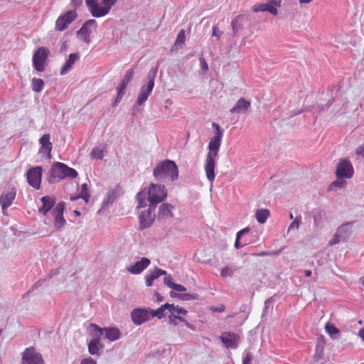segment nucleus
<instances>
[{"instance_id":"0e129e2a","label":"nucleus","mask_w":364,"mask_h":364,"mask_svg":"<svg viewBox=\"0 0 364 364\" xmlns=\"http://www.w3.org/2000/svg\"><path fill=\"white\" fill-rule=\"evenodd\" d=\"M273 301V299L272 298H269L268 299L266 300L265 301V307L267 308V305L269 304V303H272Z\"/></svg>"},{"instance_id":"a211bd4d","label":"nucleus","mask_w":364,"mask_h":364,"mask_svg":"<svg viewBox=\"0 0 364 364\" xmlns=\"http://www.w3.org/2000/svg\"><path fill=\"white\" fill-rule=\"evenodd\" d=\"M221 342L228 348H236L238 346L240 338L235 333L223 332L220 336Z\"/></svg>"},{"instance_id":"c756f323","label":"nucleus","mask_w":364,"mask_h":364,"mask_svg":"<svg viewBox=\"0 0 364 364\" xmlns=\"http://www.w3.org/2000/svg\"><path fill=\"white\" fill-rule=\"evenodd\" d=\"M173 308V304H169L168 303L161 305L156 310H151V318L157 317L161 318L164 316V311L167 309L170 311V309Z\"/></svg>"},{"instance_id":"bb28decb","label":"nucleus","mask_w":364,"mask_h":364,"mask_svg":"<svg viewBox=\"0 0 364 364\" xmlns=\"http://www.w3.org/2000/svg\"><path fill=\"white\" fill-rule=\"evenodd\" d=\"M173 207L168 203H163L160 205L159 209L158 218L159 219H168L173 217Z\"/></svg>"},{"instance_id":"79ce46f5","label":"nucleus","mask_w":364,"mask_h":364,"mask_svg":"<svg viewBox=\"0 0 364 364\" xmlns=\"http://www.w3.org/2000/svg\"><path fill=\"white\" fill-rule=\"evenodd\" d=\"M187 311L182 308V307H180L178 306H174L173 305V309H170V313L171 314H177L178 315H180V314H182V315H186L187 314Z\"/></svg>"},{"instance_id":"39448f33","label":"nucleus","mask_w":364,"mask_h":364,"mask_svg":"<svg viewBox=\"0 0 364 364\" xmlns=\"http://www.w3.org/2000/svg\"><path fill=\"white\" fill-rule=\"evenodd\" d=\"M118 0H85V4L90 14L95 18L107 15Z\"/></svg>"},{"instance_id":"ddd939ff","label":"nucleus","mask_w":364,"mask_h":364,"mask_svg":"<svg viewBox=\"0 0 364 364\" xmlns=\"http://www.w3.org/2000/svg\"><path fill=\"white\" fill-rule=\"evenodd\" d=\"M22 364H45L41 354L33 347L27 348L23 353Z\"/></svg>"},{"instance_id":"9b49d317","label":"nucleus","mask_w":364,"mask_h":364,"mask_svg":"<svg viewBox=\"0 0 364 364\" xmlns=\"http://www.w3.org/2000/svg\"><path fill=\"white\" fill-rule=\"evenodd\" d=\"M151 318V309L149 308H136L131 312L132 321L139 326Z\"/></svg>"},{"instance_id":"393cba45","label":"nucleus","mask_w":364,"mask_h":364,"mask_svg":"<svg viewBox=\"0 0 364 364\" xmlns=\"http://www.w3.org/2000/svg\"><path fill=\"white\" fill-rule=\"evenodd\" d=\"M250 107V102L244 98H240L237 101L235 106L231 108V113H245Z\"/></svg>"},{"instance_id":"6ab92c4d","label":"nucleus","mask_w":364,"mask_h":364,"mask_svg":"<svg viewBox=\"0 0 364 364\" xmlns=\"http://www.w3.org/2000/svg\"><path fill=\"white\" fill-rule=\"evenodd\" d=\"M50 134H45L39 139L41 147L38 153L46 154L48 159H51V151L53 149V144L50 141Z\"/></svg>"},{"instance_id":"72a5a7b5","label":"nucleus","mask_w":364,"mask_h":364,"mask_svg":"<svg viewBox=\"0 0 364 364\" xmlns=\"http://www.w3.org/2000/svg\"><path fill=\"white\" fill-rule=\"evenodd\" d=\"M269 215V211L267 209H259L256 211L255 217L258 223L263 224L266 222Z\"/></svg>"},{"instance_id":"b1692460","label":"nucleus","mask_w":364,"mask_h":364,"mask_svg":"<svg viewBox=\"0 0 364 364\" xmlns=\"http://www.w3.org/2000/svg\"><path fill=\"white\" fill-rule=\"evenodd\" d=\"M352 225L353 222H348L342 224L338 228L336 233L340 236V237H341V239L343 240V241H346L350 237L352 233Z\"/></svg>"},{"instance_id":"2f4dec72","label":"nucleus","mask_w":364,"mask_h":364,"mask_svg":"<svg viewBox=\"0 0 364 364\" xmlns=\"http://www.w3.org/2000/svg\"><path fill=\"white\" fill-rule=\"evenodd\" d=\"M326 333L333 339H337L340 336V331L333 324L327 323L325 326Z\"/></svg>"},{"instance_id":"7ed1b4c3","label":"nucleus","mask_w":364,"mask_h":364,"mask_svg":"<svg viewBox=\"0 0 364 364\" xmlns=\"http://www.w3.org/2000/svg\"><path fill=\"white\" fill-rule=\"evenodd\" d=\"M154 178L161 181H174L178 178V169L173 161L164 160L159 163L153 170Z\"/></svg>"},{"instance_id":"c03bdc74","label":"nucleus","mask_w":364,"mask_h":364,"mask_svg":"<svg viewBox=\"0 0 364 364\" xmlns=\"http://www.w3.org/2000/svg\"><path fill=\"white\" fill-rule=\"evenodd\" d=\"M234 270L230 267H225L220 271V276L222 277H231L233 274Z\"/></svg>"},{"instance_id":"473e14b6","label":"nucleus","mask_w":364,"mask_h":364,"mask_svg":"<svg viewBox=\"0 0 364 364\" xmlns=\"http://www.w3.org/2000/svg\"><path fill=\"white\" fill-rule=\"evenodd\" d=\"M170 296L172 298H178L180 300H183V301H191V300H194V299H198V295H196V294H187V293L178 294V293H176L174 291L170 292Z\"/></svg>"},{"instance_id":"8fccbe9b","label":"nucleus","mask_w":364,"mask_h":364,"mask_svg":"<svg viewBox=\"0 0 364 364\" xmlns=\"http://www.w3.org/2000/svg\"><path fill=\"white\" fill-rule=\"evenodd\" d=\"M200 68L203 70L206 71L208 70V65L205 60V59L203 57H200L199 58Z\"/></svg>"},{"instance_id":"4d7b16f0","label":"nucleus","mask_w":364,"mask_h":364,"mask_svg":"<svg viewBox=\"0 0 364 364\" xmlns=\"http://www.w3.org/2000/svg\"><path fill=\"white\" fill-rule=\"evenodd\" d=\"M355 153L357 155H360L364 157V145L358 146L355 151Z\"/></svg>"},{"instance_id":"6e6d98bb","label":"nucleus","mask_w":364,"mask_h":364,"mask_svg":"<svg viewBox=\"0 0 364 364\" xmlns=\"http://www.w3.org/2000/svg\"><path fill=\"white\" fill-rule=\"evenodd\" d=\"M222 34H223V31H219V30L218 29V28H217V26H214L213 27V33H212V35H213V36H215V37H217L218 38H219L222 36Z\"/></svg>"},{"instance_id":"09e8293b","label":"nucleus","mask_w":364,"mask_h":364,"mask_svg":"<svg viewBox=\"0 0 364 364\" xmlns=\"http://www.w3.org/2000/svg\"><path fill=\"white\" fill-rule=\"evenodd\" d=\"M341 242H343V240L338 236V235L336 232L333 237L329 241L328 245H336Z\"/></svg>"},{"instance_id":"e433bc0d","label":"nucleus","mask_w":364,"mask_h":364,"mask_svg":"<svg viewBox=\"0 0 364 364\" xmlns=\"http://www.w3.org/2000/svg\"><path fill=\"white\" fill-rule=\"evenodd\" d=\"M250 231V228L249 227H246L245 228H244L237 232L236 240L235 242V247L236 249H239L241 247H242V245L240 244V240L242 235L248 233Z\"/></svg>"},{"instance_id":"58836bf2","label":"nucleus","mask_w":364,"mask_h":364,"mask_svg":"<svg viewBox=\"0 0 364 364\" xmlns=\"http://www.w3.org/2000/svg\"><path fill=\"white\" fill-rule=\"evenodd\" d=\"M168 321L170 324L173 326H177L179 322L185 321V319L180 316L171 314L168 316Z\"/></svg>"},{"instance_id":"052dcab7","label":"nucleus","mask_w":364,"mask_h":364,"mask_svg":"<svg viewBox=\"0 0 364 364\" xmlns=\"http://www.w3.org/2000/svg\"><path fill=\"white\" fill-rule=\"evenodd\" d=\"M346 183V182H342V181H333L332 183H331V186H338V187H342L344 184Z\"/></svg>"},{"instance_id":"a19ab883","label":"nucleus","mask_w":364,"mask_h":364,"mask_svg":"<svg viewBox=\"0 0 364 364\" xmlns=\"http://www.w3.org/2000/svg\"><path fill=\"white\" fill-rule=\"evenodd\" d=\"M133 76H134V70L132 69H129L126 72V73L123 77V80H122V82L127 85L129 84V82L132 80Z\"/></svg>"},{"instance_id":"13d9d810","label":"nucleus","mask_w":364,"mask_h":364,"mask_svg":"<svg viewBox=\"0 0 364 364\" xmlns=\"http://www.w3.org/2000/svg\"><path fill=\"white\" fill-rule=\"evenodd\" d=\"M71 4L74 7L77 8L82 5V0H71Z\"/></svg>"},{"instance_id":"3c124183","label":"nucleus","mask_w":364,"mask_h":364,"mask_svg":"<svg viewBox=\"0 0 364 364\" xmlns=\"http://www.w3.org/2000/svg\"><path fill=\"white\" fill-rule=\"evenodd\" d=\"M252 359V358L251 353L249 352L246 353L243 358L242 364H251Z\"/></svg>"},{"instance_id":"680f3d73","label":"nucleus","mask_w":364,"mask_h":364,"mask_svg":"<svg viewBox=\"0 0 364 364\" xmlns=\"http://www.w3.org/2000/svg\"><path fill=\"white\" fill-rule=\"evenodd\" d=\"M156 296H157V301L158 302H161L163 301L164 298L162 296H161L160 294H159L158 293L156 294Z\"/></svg>"},{"instance_id":"4c0bfd02","label":"nucleus","mask_w":364,"mask_h":364,"mask_svg":"<svg viewBox=\"0 0 364 364\" xmlns=\"http://www.w3.org/2000/svg\"><path fill=\"white\" fill-rule=\"evenodd\" d=\"M301 222V216H296L294 220L289 225L287 232H290L293 230H297L299 228Z\"/></svg>"},{"instance_id":"603ef678","label":"nucleus","mask_w":364,"mask_h":364,"mask_svg":"<svg viewBox=\"0 0 364 364\" xmlns=\"http://www.w3.org/2000/svg\"><path fill=\"white\" fill-rule=\"evenodd\" d=\"M80 364H97V361L90 357L83 358Z\"/></svg>"},{"instance_id":"cd10ccee","label":"nucleus","mask_w":364,"mask_h":364,"mask_svg":"<svg viewBox=\"0 0 364 364\" xmlns=\"http://www.w3.org/2000/svg\"><path fill=\"white\" fill-rule=\"evenodd\" d=\"M119 193V188H112L109 190L102 201V208H105L109 205L114 203V201L117 198V195Z\"/></svg>"},{"instance_id":"20e7f679","label":"nucleus","mask_w":364,"mask_h":364,"mask_svg":"<svg viewBox=\"0 0 364 364\" xmlns=\"http://www.w3.org/2000/svg\"><path fill=\"white\" fill-rule=\"evenodd\" d=\"M78 173L76 170L68 166L61 162H55L50 171V176L48 181L50 183H54L65 178H75Z\"/></svg>"},{"instance_id":"4be33fe9","label":"nucleus","mask_w":364,"mask_h":364,"mask_svg":"<svg viewBox=\"0 0 364 364\" xmlns=\"http://www.w3.org/2000/svg\"><path fill=\"white\" fill-rule=\"evenodd\" d=\"M42 206L38 208V212L46 215L49 211H52V208L55 205V200L50 196H43L41 199Z\"/></svg>"},{"instance_id":"774afa93","label":"nucleus","mask_w":364,"mask_h":364,"mask_svg":"<svg viewBox=\"0 0 364 364\" xmlns=\"http://www.w3.org/2000/svg\"><path fill=\"white\" fill-rule=\"evenodd\" d=\"M347 112H348V109H347V107H346V105H343V109H342V110H341V114H345V113H346Z\"/></svg>"},{"instance_id":"a18cd8bd","label":"nucleus","mask_w":364,"mask_h":364,"mask_svg":"<svg viewBox=\"0 0 364 364\" xmlns=\"http://www.w3.org/2000/svg\"><path fill=\"white\" fill-rule=\"evenodd\" d=\"M231 26H232L233 33H234V35H235L237 33V31H239V29L240 28V23L239 22V16L234 18L232 21Z\"/></svg>"},{"instance_id":"338daca9","label":"nucleus","mask_w":364,"mask_h":364,"mask_svg":"<svg viewBox=\"0 0 364 364\" xmlns=\"http://www.w3.org/2000/svg\"><path fill=\"white\" fill-rule=\"evenodd\" d=\"M304 274L306 277H310L311 275V270H305Z\"/></svg>"},{"instance_id":"1a4fd4ad","label":"nucleus","mask_w":364,"mask_h":364,"mask_svg":"<svg viewBox=\"0 0 364 364\" xmlns=\"http://www.w3.org/2000/svg\"><path fill=\"white\" fill-rule=\"evenodd\" d=\"M155 210L156 207L147 205L144 210L139 212L140 228L141 230L148 228L152 225L156 218Z\"/></svg>"},{"instance_id":"f704fd0d","label":"nucleus","mask_w":364,"mask_h":364,"mask_svg":"<svg viewBox=\"0 0 364 364\" xmlns=\"http://www.w3.org/2000/svg\"><path fill=\"white\" fill-rule=\"evenodd\" d=\"M32 90L35 92H40L43 88L44 82L40 78H33L31 82Z\"/></svg>"},{"instance_id":"a878e982","label":"nucleus","mask_w":364,"mask_h":364,"mask_svg":"<svg viewBox=\"0 0 364 364\" xmlns=\"http://www.w3.org/2000/svg\"><path fill=\"white\" fill-rule=\"evenodd\" d=\"M162 275H166V272L159 268H155L153 271H151L145 277L146 284L147 287H151L153 281L158 279Z\"/></svg>"},{"instance_id":"dca6fc26","label":"nucleus","mask_w":364,"mask_h":364,"mask_svg":"<svg viewBox=\"0 0 364 364\" xmlns=\"http://www.w3.org/2000/svg\"><path fill=\"white\" fill-rule=\"evenodd\" d=\"M42 171V167L36 166L29 169L26 173L28 184L36 190L41 187Z\"/></svg>"},{"instance_id":"c85d7f7f","label":"nucleus","mask_w":364,"mask_h":364,"mask_svg":"<svg viewBox=\"0 0 364 364\" xmlns=\"http://www.w3.org/2000/svg\"><path fill=\"white\" fill-rule=\"evenodd\" d=\"M102 348L100 343V337H95L88 343V350L91 355H98L100 354V350Z\"/></svg>"},{"instance_id":"2eb2a0df","label":"nucleus","mask_w":364,"mask_h":364,"mask_svg":"<svg viewBox=\"0 0 364 364\" xmlns=\"http://www.w3.org/2000/svg\"><path fill=\"white\" fill-rule=\"evenodd\" d=\"M16 196V190L14 187H9L0 196V205L4 215H7L6 210L11 205Z\"/></svg>"},{"instance_id":"9d476101","label":"nucleus","mask_w":364,"mask_h":364,"mask_svg":"<svg viewBox=\"0 0 364 364\" xmlns=\"http://www.w3.org/2000/svg\"><path fill=\"white\" fill-rule=\"evenodd\" d=\"M97 22L95 19L86 21L80 29L77 32V36L83 42L89 43L90 42V34L96 31Z\"/></svg>"},{"instance_id":"5fc2aeb1","label":"nucleus","mask_w":364,"mask_h":364,"mask_svg":"<svg viewBox=\"0 0 364 364\" xmlns=\"http://www.w3.org/2000/svg\"><path fill=\"white\" fill-rule=\"evenodd\" d=\"M172 289L180 292H183L186 291V288L184 286L178 284H175Z\"/></svg>"},{"instance_id":"5701e85b","label":"nucleus","mask_w":364,"mask_h":364,"mask_svg":"<svg viewBox=\"0 0 364 364\" xmlns=\"http://www.w3.org/2000/svg\"><path fill=\"white\" fill-rule=\"evenodd\" d=\"M80 59V55L77 53H71L69 55L68 58L63 64L60 69V75H64L67 74L72 68L73 65Z\"/></svg>"},{"instance_id":"bf43d9fd","label":"nucleus","mask_w":364,"mask_h":364,"mask_svg":"<svg viewBox=\"0 0 364 364\" xmlns=\"http://www.w3.org/2000/svg\"><path fill=\"white\" fill-rule=\"evenodd\" d=\"M225 307L224 305H220L218 307L213 308L212 310L213 311H216V312H223L225 311Z\"/></svg>"},{"instance_id":"aec40b11","label":"nucleus","mask_w":364,"mask_h":364,"mask_svg":"<svg viewBox=\"0 0 364 364\" xmlns=\"http://www.w3.org/2000/svg\"><path fill=\"white\" fill-rule=\"evenodd\" d=\"M280 5V3H277L275 1H269L266 4H260L257 6H255L252 9L253 11H268L273 15L277 14V6Z\"/></svg>"},{"instance_id":"f03ea898","label":"nucleus","mask_w":364,"mask_h":364,"mask_svg":"<svg viewBox=\"0 0 364 364\" xmlns=\"http://www.w3.org/2000/svg\"><path fill=\"white\" fill-rule=\"evenodd\" d=\"M167 196V191L164 185L151 183L147 191H139L136 196L137 200L136 209L145 208L149 205L156 208V205L164 201Z\"/></svg>"},{"instance_id":"c9c22d12","label":"nucleus","mask_w":364,"mask_h":364,"mask_svg":"<svg viewBox=\"0 0 364 364\" xmlns=\"http://www.w3.org/2000/svg\"><path fill=\"white\" fill-rule=\"evenodd\" d=\"M127 86V85L121 82V85L118 87L117 95V97H116L114 102H113V105H112L113 107L117 106V104L122 99L123 96L125 94V90H126Z\"/></svg>"},{"instance_id":"423d86ee","label":"nucleus","mask_w":364,"mask_h":364,"mask_svg":"<svg viewBox=\"0 0 364 364\" xmlns=\"http://www.w3.org/2000/svg\"><path fill=\"white\" fill-rule=\"evenodd\" d=\"M158 71V66L151 68L147 73L144 84L141 87L137 97L136 104L142 105L149 98L154 87V80Z\"/></svg>"},{"instance_id":"7c9ffc66","label":"nucleus","mask_w":364,"mask_h":364,"mask_svg":"<svg viewBox=\"0 0 364 364\" xmlns=\"http://www.w3.org/2000/svg\"><path fill=\"white\" fill-rule=\"evenodd\" d=\"M90 195L87 188V185L86 183H83L81 186L80 193L78 196L70 197L71 200H75L78 198L83 199L86 203L89 201Z\"/></svg>"},{"instance_id":"f3484780","label":"nucleus","mask_w":364,"mask_h":364,"mask_svg":"<svg viewBox=\"0 0 364 364\" xmlns=\"http://www.w3.org/2000/svg\"><path fill=\"white\" fill-rule=\"evenodd\" d=\"M64 209L65 203L63 202H60L53 208L51 211V215L54 218V225L57 229L62 228L66 223V221L63 218Z\"/></svg>"},{"instance_id":"de8ad7c7","label":"nucleus","mask_w":364,"mask_h":364,"mask_svg":"<svg viewBox=\"0 0 364 364\" xmlns=\"http://www.w3.org/2000/svg\"><path fill=\"white\" fill-rule=\"evenodd\" d=\"M323 346L320 347L319 345H317L316 348V353L314 355V359L316 361H318L320 359L323 358Z\"/></svg>"},{"instance_id":"6e6552de","label":"nucleus","mask_w":364,"mask_h":364,"mask_svg":"<svg viewBox=\"0 0 364 364\" xmlns=\"http://www.w3.org/2000/svg\"><path fill=\"white\" fill-rule=\"evenodd\" d=\"M90 331L94 337H101L105 334V338L110 341L118 340L120 337V332L117 328H100L96 324H90Z\"/></svg>"},{"instance_id":"4468645a","label":"nucleus","mask_w":364,"mask_h":364,"mask_svg":"<svg viewBox=\"0 0 364 364\" xmlns=\"http://www.w3.org/2000/svg\"><path fill=\"white\" fill-rule=\"evenodd\" d=\"M353 172L351 163L346 159H341L336 166V175L338 178H350Z\"/></svg>"},{"instance_id":"69168bd1","label":"nucleus","mask_w":364,"mask_h":364,"mask_svg":"<svg viewBox=\"0 0 364 364\" xmlns=\"http://www.w3.org/2000/svg\"><path fill=\"white\" fill-rule=\"evenodd\" d=\"M313 0H299V3L300 4H309L310 3L311 1H312Z\"/></svg>"},{"instance_id":"f8f14e48","label":"nucleus","mask_w":364,"mask_h":364,"mask_svg":"<svg viewBox=\"0 0 364 364\" xmlns=\"http://www.w3.org/2000/svg\"><path fill=\"white\" fill-rule=\"evenodd\" d=\"M77 16V14L75 10H70L60 15L55 21V30L59 31L65 30Z\"/></svg>"},{"instance_id":"412c9836","label":"nucleus","mask_w":364,"mask_h":364,"mask_svg":"<svg viewBox=\"0 0 364 364\" xmlns=\"http://www.w3.org/2000/svg\"><path fill=\"white\" fill-rule=\"evenodd\" d=\"M150 263L151 262L149 259L142 257L139 261L129 267L127 270L132 274H138L147 268Z\"/></svg>"},{"instance_id":"864d4df0","label":"nucleus","mask_w":364,"mask_h":364,"mask_svg":"<svg viewBox=\"0 0 364 364\" xmlns=\"http://www.w3.org/2000/svg\"><path fill=\"white\" fill-rule=\"evenodd\" d=\"M282 252V250L275 252H262L258 254L259 256H270L274 255H279Z\"/></svg>"},{"instance_id":"e2e57ef3","label":"nucleus","mask_w":364,"mask_h":364,"mask_svg":"<svg viewBox=\"0 0 364 364\" xmlns=\"http://www.w3.org/2000/svg\"><path fill=\"white\" fill-rule=\"evenodd\" d=\"M183 322L186 324V326L187 327H188L189 328L193 329V326L190 324L186 319H185V321H183Z\"/></svg>"},{"instance_id":"f257e3e1","label":"nucleus","mask_w":364,"mask_h":364,"mask_svg":"<svg viewBox=\"0 0 364 364\" xmlns=\"http://www.w3.org/2000/svg\"><path fill=\"white\" fill-rule=\"evenodd\" d=\"M212 127L215 129L214 136L211 138L209 141L208 146V153L206 155L204 164L206 178L211 183L214 181L215 178V168L216 159L218 157V152L224 134V130L218 124L213 122Z\"/></svg>"},{"instance_id":"37998d69","label":"nucleus","mask_w":364,"mask_h":364,"mask_svg":"<svg viewBox=\"0 0 364 364\" xmlns=\"http://www.w3.org/2000/svg\"><path fill=\"white\" fill-rule=\"evenodd\" d=\"M91 156L98 159H102L104 157L103 150L100 148H95L91 151Z\"/></svg>"},{"instance_id":"0eeeda50","label":"nucleus","mask_w":364,"mask_h":364,"mask_svg":"<svg viewBox=\"0 0 364 364\" xmlns=\"http://www.w3.org/2000/svg\"><path fill=\"white\" fill-rule=\"evenodd\" d=\"M49 54V49L44 46L38 48L35 51L33 55L32 63L36 70L38 72L44 71Z\"/></svg>"},{"instance_id":"49530a36","label":"nucleus","mask_w":364,"mask_h":364,"mask_svg":"<svg viewBox=\"0 0 364 364\" xmlns=\"http://www.w3.org/2000/svg\"><path fill=\"white\" fill-rule=\"evenodd\" d=\"M164 276H165L164 278V284L166 285L167 287H168L169 288L173 289V285L176 284L173 282V278L171 277V275L167 274H166V275H164Z\"/></svg>"},{"instance_id":"ea45409f","label":"nucleus","mask_w":364,"mask_h":364,"mask_svg":"<svg viewBox=\"0 0 364 364\" xmlns=\"http://www.w3.org/2000/svg\"><path fill=\"white\" fill-rule=\"evenodd\" d=\"M186 35L184 30H181L178 33L177 38L175 41V46H182L185 43Z\"/></svg>"}]
</instances>
